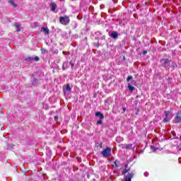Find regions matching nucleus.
<instances>
[{
    "label": "nucleus",
    "instance_id": "b1692460",
    "mask_svg": "<svg viewBox=\"0 0 181 181\" xmlns=\"http://www.w3.org/2000/svg\"><path fill=\"white\" fill-rule=\"evenodd\" d=\"M46 33H49V29L46 28Z\"/></svg>",
    "mask_w": 181,
    "mask_h": 181
},
{
    "label": "nucleus",
    "instance_id": "dca6fc26",
    "mask_svg": "<svg viewBox=\"0 0 181 181\" xmlns=\"http://www.w3.org/2000/svg\"><path fill=\"white\" fill-rule=\"evenodd\" d=\"M133 77L132 76H128L127 78V81H129L130 80H132Z\"/></svg>",
    "mask_w": 181,
    "mask_h": 181
},
{
    "label": "nucleus",
    "instance_id": "c756f323",
    "mask_svg": "<svg viewBox=\"0 0 181 181\" xmlns=\"http://www.w3.org/2000/svg\"><path fill=\"white\" fill-rule=\"evenodd\" d=\"M127 166H128V165L127 164H125V167L127 168Z\"/></svg>",
    "mask_w": 181,
    "mask_h": 181
},
{
    "label": "nucleus",
    "instance_id": "f03ea898",
    "mask_svg": "<svg viewBox=\"0 0 181 181\" xmlns=\"http://www.w3.org/2000/svg\"><path fill=\"white\" fill-rule=\"evenodd\" d=\"M59 22L62 25H69L70 23V18L67 16L59 17Z\"/></svg>",
    "mask_w": 181,
    "mask_h": 181
},
{
    "label": "nucleus",
    "instance_id": "aec40b11",
    "mask_svg": "<svg viewBox=\"0 0 181 181\" xmlns=\"http://www.w3.org/2000/svg\"><path fill=\"white\" fill-rule=\"evenodd\" d=\"M12 148H13V144H10V145L8 146V148H9V149H12Z\"/></svg>",
    "mask_w": 181,
    "mask_h": 181
},
{
    "label": "nucleus",
    "instance_id": "4468645a",
    "mask_svg": "<svg viewBox=\"0 0 181 181\" xmlns=\"http://www.w3.org/2000/svg\"><path fill=\"white\" fill-rule=\"evenodd\" d=\"M66 91H69V93H70V91H71V88L70 87V84L66 85Z\"/></svg>",
    "mask_w": 181,
    "mask_h": 181
},
{
    "label": "nucleus",
    "instance_id": "6ab92c4d",
    "mask_svg": "<svg viewBox=\"0 0 181 181\" xmlns=\"http://www.w3.org/2000/svg\"><path fill=\"white\" fill-rule=\"evenodd\" d=\"M42 54H46V49H42Z\"/></svg>",
    "mask_w": 181,
    "mask_h": 181
},
{
    "label": "nucleus",
    "instance_id": "4be33fe9",
    "mask_svg": "<svg viewBox=\"0 0 181 181\" xmlns=\"http://www.w3.org/2000/svg\"><path fill=\"white\" fill-rule=\"evenodd\" d=\"M36 26V25L35 24H31V28H35Z\"/></svg>",
    "mask_w": 181,
    "mask_h": 181
},
{
    "label": "nucleus",
    "instance_id": "393cba45",
    "mask_svg": "<svg viewBox=\"0 0 181 181\" xmlns=\"http://www.w3.org/2000/svg\"><path fill=\"white\" fill-rule=\"evenodd\" d=\"M144 54H146V53H148V52L147 51H144Z\"/></svg>",
    "mask_w": 181,
    "mask_h": 181
},
{
    "label": "nucleus",
    "instance_id": "a878e982",
    "mask_svg": "<svg viewBox=\"0 0 181 181\" xmlns=\"http://www.w3.org/2000/svg\"><path fill=\"white\" fill-rule=\"evenodd\" d=\"M151 149H155V147H153V146H151Z\"/></svg>",
    "mask_w": 181,
    "mask_h": 181
},
{
    "label": "nucleus",
    "instance_id": "7ed1b4c3",
    "mask_svg": "<svg viewBox=\"0 0 181 181\" xmlns=\"http://www.w3.org/2000/svg\"><path fill=\"white\" fill-rule=\"evenodd\" d=\"M165 118H164L163 122H169L173 118V115L169 111L165 112Z\"/></svg>",
    "mask_w": 181,
    "mask_h": 181
},
{
    "label": "nucleus",
    "instance_id": "ddd939ff",
    "mask_svg": "<svg viewBox=\"0 0 181 181\" xmlns=\"http://www.w3.org/2000/svg\"><path fill=\"white\" fill-rule=\"evenodd\" d=\"M25 62H33V57H28L25 59Z\"/></svg>",
    "mask_w": 181,
    "mask_h": 181
},
{
    "label": "nucleus",
    "instance_id": "9b49d317",
    "mask_svg": "<svg viewBox=\"0 0 181 181\" xmlns=\"http://www.w3.org/2000/svg\"><path fill=\"white\" fill-rule=\"evenodd\" d=\"M122 148H125V149H132V144H124Z\"/></svg>",
    "mask_w": 181,
    "mask_h": 181
},
{
    "label": "nucleus",
    "instance_id": "bb28decb",
    "mask_svg": "<svg viewBox=\"0 0 181 181\" xmlns=\"http://www.w3.org/2000/svg\"><path fill=\"white\" fill-rule=\"evenodd\" d=\"M144 175L148 176V173H144Z\"/></svg>",
    "mask_w": 181,
    "mask_h": 181
},
{
    "label": "nucleus",
    "instance_id": "423d86ee",
    "mask_svg": "<svg viewBox=\"0 0 181 181\" xmlns=\"http://www.w3.org/2000/svg\"><path fill=\"white\" fill-rule=\"evenodd\" d=\"M51 11L52 12H56V9L57 8V5L56 3H51Z\"/></svg>",
    "mask_w": 181,
    "mask_h": 181
},
{
    "label": "nucleus",
    "instance_id": "f8f14e48",
    "mask_svg": "<svg viewBox=\"0 0 181 181\" xmlns=\"http://www.w3.org/2000/svg\"><path fill=\"white\" fill-rule=\"evenodd\" d=\"M127 87H128L129 91H131V92H132V91H134V90H135V87L131 86V83H128Z\"/></svg>",
    "mask_w": 181,
    "mask_h": 181
},
{
    "label": "nucleus",
    "instance_id": "2eb2a0df",
    "mask_svg": "<svg viewBox=\"0 0 181 181\" xmlns=\"http://www.w3.org/2000/svg\"><path fill=\"white\" fill-rule=\"evenodd\" d=\"M39 60H40L39 57H33V61L39 62Z\"/></svg>",
    "mask_w": 181,
    "mask_h": 181
},
{
    "label": "nucleus",
    "instance_id": "1a4fd4ad",
    "mask_svg": "<svg viewBox=\"0 0 181 181\" xmlns=\"http://www.w3.org/2000/svg\"><path fill=\"white\" fill-rule=\"evenodd\" d=\"M8 4H10V5H12L13 8H18V5L15 4V0H8Z\"/></svg>",
    "mask_w": 181,
    "mask_h": 181
},
{
    "label": "nucleus",
    "instance_id": "cd10ccee",
    "mask_svg": "<svg viewBox=\"0 0 181 181\" xmlns=\"http://www.w3.org/2000/svg\"><path fill=\"white\" fill-rule=\"evenodd\" d=\"M125 110H126L125 107H123V111H124V112H125Z\"/></svg>",
    "mask_w": 181,
    "mask_h": 181
},
{
    "label": "nucleus",
    "instance_id": "412c9836",
    "mask_svg": "<svg viewBox=\"0 0 181 181\" xmlns=\"http://www.w3.org/2000/svg\"><path fill=\"white\" fill-rule=\"evenodd\" d=\"M54 119H55V121H57V119H59V117L57 116H55Z\"/></svg>",
    "mask_w": 181,
    "mask_h": 181
},
{
    "label": "nucleus",
    "instance_id": "6e6552de",
    "mask_svg": "<svg viewBox=\"0 0 181 181\" xmlns=\"http://www.w3.org/2000/svg\"><path fill=\"white\" fill-rule=\"evenodd\" d=\"M95 117H99L100 118V119H104V115H103V113H101V112H97L95 113Z\"/></svg>",
    "mask_w": 181,
    "mask_h": 181
},
{
    "label": "nucleus",
    "instance_id": "5701e85b",
    "mask_svg": "<svg viewBox=\"0 0 181 181\" xmlns=\"http://www.w3.org/2000/svg\"><path fill=\"white\" fill-rule=\"evenodd\" d=\"M42 30H43V32H46V28L43 27Z\"/></svg>",
    "mask_w": 181,
    "mask_h": 181
},
{
    "label": "nucleus",
    "instance_id": "f3484780",
    "mask_svg": "<svg viewBox=\"0 0 181 181\" xmlns=\"http://www.w3.org/2000/svg\"><path fill=\"white\" fill-rule=\"evenodd\" d=\"M118 163H119V162H118V160L115 161V165L116 168H118Z\"/></svg>",
    "mask_w": 181,
    "mask_h": 181
},
{
    "label": "nucleus",
    "instance_id": "f257e3e1",
    "mask_svg": "<svg viewBox=\"0 0 181 181\" xmlns=\"http://www.w3.org/2000/svg\"><path fill=\"white\" fill-rule=\"evenodd\" d=\"M122 174L126 175L124 177V181H131V179H132V177H134V173H132V172H129V169L124 170L122 172Z\"/></svg>",
    "mask_w": 181,
    "mask_h": 181
},
{
    "label": "nucleus",
    "instance_id": "9d476101",
    "mask_svg": "<svg viewBox=\"0 0 181 181\" xmlns=\"http://www.w3.org/2000/svg\"><path fill=\"white\" fill-rule=\"evenodd\" d=\"M14 26L16 28L17 32H21V24L19 23H16Z\"/></svg>",
    "mask_w": 181,
    "mask_h": 181
},
{
    "label": "nucleus",
    "instance_id": "c85d7f7f",
    "mask_svg": "<svg viewBox=\"0 0 181 181\" xmlns=\"http://www.w3.org/2000/svg\"><path fill=\"white\" fill-rule=\"evenodd\" d=\"M63 70H64V64H63Z\"/></svg>",
    "mask_w": 181,
    "mask_h": 181
},
{
    "label": "nucleus",
    "instance_id": "7c9ffc66",
    "mask_svg": "<svg viewBox=\"0 0 181 181\" xmlns=\"http://www.w3.org/2000/svg\"><path fill=\"white\" fill-rule=\"evenodd\" d=\"M179 162L180 163V158L178 159Z\"/></svg>",
    "mask_w": 181,
    "mask_h": 181
},
{
    "label": "nucleus",
    "instance_id": "39448f33",
    "mask_svg": "<svg viewBox=\"0 0 181 181\" xmlns=\"http://www.w3.org/2000/svg\"><path fill=\"white\" fill-rule=\"evenodd\" d=\"M175 122H180L181 121V112H177L175 118Z\"/></svg>",
    "mask_w": 181,
    "mask_h": 181
},
{
    "label": "nucleus",
    "instance_id": "0eeeda50",
    "mask_svg": "<svg viewBox=\"0 0 181 181\" xmlns=\"http://www.w3.org/2000/svg\"><path fill=\"white\" fill-rule=\"evenodd\" d=\"M111 37H112L113 39H117L118 37V33L115 31H112L111 35H110Z\"/></svg>",
    "mask_w": 181,
    "mask_h": 181
},
{
    "label": "nucleus",
    "instance_id": "20e7f679",
    "mask_svg": "<svg viewBox=\"0 0 181 181\" xmlns=\"http://www.w3.org/2000/svg\"><path fill=\"white\" fill-rule=\"evenodd\" d=\"M101 153L105 158H109V156H111V148L107 147L102 151Z\"/></svg>",
    "mask_w": 181,
    "mask_h": 181
},
{
    "label": "nucleus",
    "instance_id": "a211bd4d",
    "mask_svg": "<svg viewBox=\"0 0 181 181\" xmlns=\"http://www.w3.org/2000/svg\"><path fill=\"white\" fill-rule=\"evenodd\" d=\"M97 124L99 125L103 124V121L101 120V119L97 122Z\"/></svg>",
    "mask_w": 181,
    "mask_h": 181
}]
</instances>
